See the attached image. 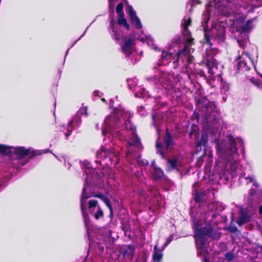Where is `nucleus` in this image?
<instances>
[{
    "label": "nucleus",
    "mask_w": 262,
    "mask_h": 262,
    "mask_svg": "<svg viewBox=\"0 0 262 262\" xmlns=\"http://www.w3.org/2000/svg\"><path fill=\"white\" fill-rule=\"evenodd\" d=\"M172 145V139L170 133L167 131L166 132V137H165L164 140L162 145L158 143V140L156 142V147L158 149V152L163 158H165V152L168 151Z\"/></svg>",
    "instance_id": "nucleus-15"
},
{
    "label": "nucleus",
    "mask_w": 262,
    "mask_h": 262,
    "mask_svg": "<svg viewBox=\"0 0 262 262\" xmlns=\"http://www.w3.org/2000/svg\"><path fill=\"white\" fill-rule=\"evenodd\" d=\"M153 178L155 180L162 179L164 176V172L159 168L155 167L152 172Z\"/></svg>",
    "instance_id": "nucleus-24"
},
{
    "label": "nucleus",
    "mask_w": 262,
    "mask_h": 262,
    "mask_svg": "<svg viewBox=\"0 0 262 262\" xmlns=\"http://www.w3.org/2000/svg\"><path fill=\"white\" fill-rule=\"evenodd\" d=\"M225 257L229 262H231L234 258V255L233 252H229L225 254Z\"/></svg>",
    "instance_id": "nucleus-31"
},
{
    "label": "nucleus",
    "mask_w": 262,
    "mask_h": 262,
    "mask_svg": "<svg viewBox=\"0 0 262 262\" xmlns=\"http://www.w3.org/2000/svg\"><path fill=\"white\" fill-rule=\"evenodd\" d=\"M194 3H199L198 0H192V3L190 4L191 7H192L193 4Z\"/></svg>",
    "instance_id": "nucleus-42"
},
{
    "label": "nucleus",
    "mask_w": 262,
    "mask_h": 262,
    "mask_svg": "<svg viewBox=\"0 0 262 262\" xmlns=\"http://www.w3.org/2000/svg\"><path fill=\"white\" fill-rule=\"evenodd\" d=\"M40 150H35L31 148H26L24 146L13 147L0 144V154L9 156L13 159L12 164L15 167L24 165L27 162H24L23 159L29 156L30 158L41 155Z\"/></svg>",
    "instance_id": "nucleus-8"
},
{
    "label": "nucleus",
    "mask_w": 262,
    "mask_h": 262,
    "mask_svg": "<svg viewBox=\"0 0 262 262\" xmlns=\"http://www.w3.org/2000/svg\"><path fill=\"white\" fill-rule=\"evenodd\" d=\"M69 50H70V49L69 48V49L67 50V52H66V56H66L68 55V54L69 53Z\"/></svg>",
    "instance_id": "nucleus-49"
},
{
    "label": "nucleus",
    "mask_w": 262,
    "mask_h": 262,
    "mask_svg": "<svg viewBox=\"0 0 262 262\" xmlns=\"http://www.w3.org/2000/svg\"><path fill=\"white\" fill-rule=\"evenodd\" d=\"M83 114H84L85 116H88L86 107H81L74 116L72 120L69 122L67 126L68 133H65L66 139H68V137L73 130L80 125L81 123V117Z\"/></svg>",
    "instance_id": "nucleus-12"
},
{
    "label": "nucleus",
    "mask_w": 262,
    "mask_h": 262,
    "mask_svg": "<svg viewBox=\"0 0 262 262\" xmlns=\"http://www.w3.org/2000/svg\"><path fill=\"white\" fill-rule=\"evenodd\" d=\"M145 192L144 190H141V191H139V194L141 196H144Z\"/></svg>",
    "instance_id": "nucleus-41"
},
{
    "label": "nucleus",
    "mask_w": 262,
    "mask_h": 262,
    "mask_svg": "<svg viewBox=\"0 0 262 262\" xmlns=\"http://www.w3.org/2000/svg\"><path fill=\"white\" fill-rule=\"evenodd\" d=\"M116 12L118 15H124L122 3H119L116 6Z\"/></svg>",
    "instance_id": "nucleus-28"
},
{
    "label": "nucleus",
    "mask_w": 262,
    "mask_h": 262,
    "mask_svg": "<svg viewBox=\"0 0 262 262\" xmlns=\"http://www.w3.org/2000/svg\"><path fill=\"white\" fill-rule=\"evenodd\" d=\"M262 6L261 4H254L253 3L245 4L243 6L236 4L232 7V4L229 3L223 11V14L225 15H230L232 14L236 13L241 16L236 17L233 20L231 25V29L233 32L239 33L240 36L237 39L239 46L242 49H244L249 39L248 34L254 27L253 22L255 18L248 19L245 21L246 15L248 13L252 12L255 7Z\"/></svg>",
    "instance_id": "nucleus-5"
},
{
    "label": "nucleus",
    "mask_w": 262,
    "mask_h": 262,
    "mask_svg": "<svg viewBox=\"0 0 262 262\" xmlns=\"http://www.w3.org/2000/svg\"><path fill=\"white\" fill-rule=\"evenodd\" d=\"M173 239V235H170L165 242V246H168Z\"/></svg>",
    "instance_id": "nucleus-35"
},
{
    "label": "nucleus",
    "mask_w": 262,
    "mask_h": 262,
    "mask_svg": "<svg viewBox=\"0 0 262 262\" xmlns=\"http://www.w3.org/2000/svg\"><path fill=\"white\" fill-rule=\"evenodd\" d=\"M110 33L113 38L118 41L122 38V33L120 29L116 26L114 18H112L108 28Z\"/></svg>",
    "instance_id": "nucleus-18"
},
{
    "label": "nucleus",
    "mask_w": 262,
    "mask_h": 262,
    "mask_svg": "<svg viewBox=\"0 0 262 262\" xmlns=\"http://www.w3.org/2000/svg\"><path fill=\"white\" fill-rule=\"evenodd\" d=\"M99 91H95L94 92V95L95 96H99Z\"/></svg>",
    "instance_id": "nucleus-43"
},
{
    "label": "nucleus",
    "mask_w": 262,
    "mask_h": 262,
    "mask_svg": "<svg viewBox=\"0 0 262 262\" xmlns=\"http://www.w3.org/2000/svg\"><path fill=\"white\" fill-rule=\"evenodd\" d=\"M95 162L101 165H116L120 161L119 152L114 148H106L102 146L96 154Z\"/></svg>",
    "instance_id": "nucleus-9"
},
{
    "label": "nucleus",
    "mask_w": 262,
    "mask_h": 262,
    "mask_svg": "<svg viewBox=\"0 0 262 262\" xmlns=\"http://www.w3.org/2000/svg\"><path fill=\"white\" fill-rule=\"evenodd\" d=\"M95 128L97 130H99V124H95Z\"/></svg>",
    "instance_id": "nucleus-47"
},
{
    "label": "nucleus",
    "mask_w": 262,
    "mask_h": 262,
    "mask_svg": "<svg viewBox=\"0 0 262 262\" xmlns=\"http://www.w3.org/2000/svg\"><path fill=\"white\" fill-rule=\"evenodd\" d=\"M191 23V19L189 15L184 16L181 23L182 32L184 42L183 48L179 50L176 55H173L171 49H170L168 52L162 51L161 57L158 64L159 66L165 65L168 63L169 60L172 59L174 60L172 62L173 68H177L180 65V61L181 60L184 65V67L182 69V72L187 74L189 80H193L195 71L194 64L192 63L193 57L191 55V53L193 52V50L190 47L193 43V39L191 37L190 32L188 29Z\"/></svg>",
    "instance_id": "nucleus-4"
},
{
    "label": "nucleus",
    "mask_w": 262,
    "mask_h": 262,
    "mask_svg": "<svg viewBox=\"0 0 262 262\" xmlns=\"http://www.w3.org/2000/svg\"><path fill=\"white\" fill-rule=\"evenodd\" d=\"M237 141L243 144L242 139L237 138L236 140L231 135L227 137V140L215 139V147L218 158L215 162L216 169L223 174L222 178L226 181L230 178L238 177V180L241 184H248L253 183L250 193L251 195L257 193L256 189L259 186L255 181L254 178L249 175L246 176L245 170L239 164V154L236 146Z\"/></svg>",
    "instance_id": "nucleus-1"
},
{
    "label": "nucleus",
    "mask_w": 262,
    "mask_h": 262,
    "mask_svg": "<svg viewBox=\"0 0 262 262\" xmlns=\"http://www.w3.org/2000/svg\"><path fill=\"white\" fill-rule=\"evenodd\" d=\"M163 257V253L161 250L158 249V245H156L154 248V254L152 256L153 262H161Z\"/></svg>",
    "instance_id": "nucleus-21"
},
{
    "label": "nucleus",
    "mask_w": 262,
    "mask_h": 262,
    "mask_svg": "<svg viewBox=\"0 0 262 262\" xmlns=\"http://www.w3.org/2000/svg\"><path fill=\"white\" fill-rule=\"evenodd\" d=\"M228 231L232 233H235L237 231V228L234 226H230L228 228Z\"/></svg>",
    "instance_id": "nucleus-34"
},
{
    "label": "nucleus",
    "mask_w": 262,
    "mask_h": 262,
    "mask_svg": "<svg viewBox=\"0 0 262 262\" xmlns=\"http://www.w3.org/2000/svg\"><path fill=\"white\" fill-rule=\"evenodd\" d=\"M196 101L198 107L202 109L206 118H208L212 113H215L217 111L214 102L209 101L206 98H203L198 99L196 98Z\"/></svg>",
    "instance_id": "nucleus-13"
},
{
    "label": "nucleus",
    "mask_w": 262,
    "mask_h": 262,
    "mask_svg": "<svg viewBox=\"0 0 262 262\" xmlns=\"http://www.w3.org/2000/svg\"><path fill=\"white\" fill-rule=\"evenodd\" d=\"M210 19L209 15L207 13L202 21V26L204 32V45L209 46L206 48L204 59L206 61V65L208 69L207 83L212 88H215L220 85V88L225 87V82L223 81L221 77L223 66L216 62L214 58L217 53L215 48H212V43L210 42V37L212 35L217 39L219 41H223L225 37V23L221 21L219 23L213 24L210 31L208 32V22Z\"/></svg>",
    "instance_id": "nucleus-3"
},
{
    "label": "nucleus",
    "mask_w": 262,
    "mask_h": 262,
    "mask_svg": "<svg viewBox=\"0 0 262 262\" xmlns=\"http://www.w3.org/2000/svg\"><path fill=\"white\" fill-rule=\"evenodd\" d=\"M145 39L148 46L151 47L155 50H158V47L154 44V40L150 35H145Z\"/></svg>",
    "instance_id": "nucleus-26"
},
{
    "label": "nucleus",
    "mask_w": 262,
    "mask_h": 262,
    "mask_svg": "<svg viewBox=\"0 0 262 262\" xmlns=\"http://www.w3.org/2000/svg\"><path fill=\"white\" fill-rule=\"evenodd\" d=\"M89 27L86 28V29L85 30V31L84 32V33L80 36V37L75 42V43L71 46V47H73L74 46V45L77 41H78L79 40H80L84 35L86 33V30H88Z\"/></svg>",
    "instance_id": "nucleus-40"
},
{
    "label": "nucleus",
    "mask_w": 262,
    "mask_h": 262,
    "mask_svg": "<svg viewBox=\"0 0 262 262\" xmlns=\"http://www.w3.org/2000/svg\"><path fill=\"white\" fill-rule=\"evenodd\" d=\"M128 13L132 24L137 29L141 30L142 28L141 22L137 16L136 12L134 10L133 7L128 6Z\"/></svg>",
    "instance_id": "nucleus-20"
},
{
    "label": "nucleus",
    "mask_w": 262,
    "mask_h": 262,
    "mask_svg": "<svg viewBox=\"0 0 262 262\" xmlns=\"http://www.w3.org/2000/svg\"><path fill=\"white\" fill-rule=\"evenodd\" d=\"M138 112L141 116H145L147 114L146 111L143 106H140L138 108Z\"/></svg>",
    "instance_id": "nucleus-33"
},
{
    "label": "nucleus",
    "mask_w": 262,
    "mask_h": 262,
    "mask_svg": "<svg viewBox=\"0 0 262 262\" xmlns=\"http://www.w3.org/2000/svg\"><path fill=\"white\" fill-rule=\"evenodd\" d=\"M198 74H200V76L203 77H204L206 79L208 78V76L205 75L203 71H200V73H198Z\"/></svg>",
    "instance_id": "nucleus-37"
},
{
    "label": "nucleus",
    "mask_w": 262,
    "mask_h": 262,
    "mask_svg": "<svg viewBox=\"0 0 262 262\" xmlns=\"http://www.w3.org/2000/svg\"><path fill=\"white\" fill-rule=\"evenodd\" d=\"M259 212L262 214V205H260L259 207Z\"/></svg>",
    "instance_id": "nucleus-46"
},
{
    "label": "nucleus",
    "mask_w": 262,
    "mask_h": 262,
    "mask_svg": "<svg viewBox=\"0 0 262 262\" xmlns=\"http://www.w3.org/2000/svg\"><path fill=\"white\" fill-rule=\"evenodd\" d=\"M171 76L167 73L160 71L158 74L153 77H147L146 80L155 84L159 83L164 89H169L172 85V81L170 80Z\"/></svg>",
    "instance_id": "nucleus-10"
},
{
    "label": "nucleus",
    "mask_w": 262,
    "mask_h": 262,
    "mask_svg": "<svg viewBox=\"0 0 262 262\" xmlns=\"http://www.w3.org/2000/svg\"><path fill=\"white\" fill-rule=\"evenodd\" d=\"M63 161H64V165L66 167H68V169H70V166H71V164L69 162H67V160L65 158V157H63L62 158Z\"/></svg>",
    "instance_id": "nucleus-36"
},
{
    "label": "nucleus",
    "mask_w": 262,
    "mask_h": 262,
    "mask_svg": "<svg viewBox=\"0 0 262 262\" xmlns=\"http://www.w3.org/2000/svg\"><path fill=\"white\" fill-rule=\"evenodd\" d=\"M127 82L128 83V86L130 90L132 91H136L134 95L137 97H141L143 98H149V95L148 91H146L143 88L138 87L137 88H135V86L137 85V82L135 79H127Z\"/></svg>",
    "instance_id": "nucleus-16"
},
{
    "label": "nucleus",
    "mask_w": 262,
    "mask_h": 262,
    "mask_svg": "<svg viewBox=\"0 0 262 262\" xmlns=\"http://www.w3.org/2000/svg\"><path fill=\"white\" fill-rule=\"evenodd\" d=\"M179 161L176 159H168L167 163V169L168 171H171L177 168Z\"/></svg>",
    "instance_id": "nucleus-23"
},
{
    "label": "nucleus",
    "mask_w": 262,
    "mask_h": 262,
    "mask_svg": "<svg viewBox=\"0 0 262 262\" xmlns=\"http://www.w3.org/2000/svg\"><path fill=\"white\" fill-rule=\"evenodd\" d=\"M114 103V101H113V100H110V108H112L113 107V103Z\"/></svg>",
    "instance_id": "nucleus-44"
},
{
    "label": "nucleus",
    "mask_w": 262,
    "mask_h": 262,
    "mask_svg": "<svg viewBox=\"0 0 262 262\" xmlns=\"http://www.w3.org/2000/svg\"><path fill=\"white\" fill-rule=\"evenodd\" d=\"M195 199L198 202L200 201L201 200V194L196 193L195 196Z\"/></svg>",
    "instance_id": "nucleus-39"
},
{
    "label": "nucleus",
    "mask_w": 262,
    "mask_h": 262,
    "mask_svg": "<svg viewBox=\"0 0 262 262\" xmlns=\"http://www.w3.org/2000/svg\"><path fill=\"white\" fill-rule=\"evenodd\" d=\"M208 138L207 135L205 133H203L201 136V139L198 143V146H204L205 147L208 142Z\"/></svg>",
    "instance_id": "nucleus-27"
},
{
    "label": "nucleus",
    "mask_w": 262,
    "mask_h": 262,
    "mask_svg": "<svg viewBox=\"0 0 262 262\" xmlns=\"http://www.w3.org/2000/svg\"><path fill=\"white\" fill-rule=\"evenodd\" d=\"M102 101H103V102H105V99L104 98H102L101 99Z\"/></svg>",
    "instance_id": "nucleus-50"
},
{
    "label": "nucleus",
    "mask_w": 262,
    "mask_h": 262,
    "mask_svg": "<svg viewBox=\"0 0 262 262\" xmlns=\"http://www.w3.org/2000/svg\"><path fill=\"white\" fill-rule=\"evenodd\" d=\"M250 58L248 54L242 53V56H238L237 59V67L238 70L239 71L245 72L248 71L250 70V65L248 63L246 60V58ZM250 60V59H249Z\"/></svg>",
    "instance_id": "nucleus-19"
},
{
    "label": "nucleus",
    "mask_w": 262,
    "mask_h": 262,
    "mask_svg": "<svg viewBox=\"0 0 262 262\" xmlns=\"http://www.w3.org/2000/svg\"><path fill=\"white\" fill-rule=\"evenodd\" d=\"M214 1H215V0H209V3H208V4H207V6H211V4L213 2H214Z\"/></svg>",
    "instance_id": "nucleus-45"
},
{
    "label": "nucleus",
    "mask_w": 262,
    "mask_h": 262,
    "mask_svg": "<svg viewBox=\"0 0 262 262\" xmlns=\"http://www.w3.org/2000/svg\"><path fill=\"white\" fill-rule=\"evenodd\" d=\"M130 112L124 110H115L114 113L106 117L102 127V135L104 137L120 138L122 134L120 130L116 131L121 127L130 130L132 137L126 144L127 151L126 154L127 160L135 166H143L148 164V161L141 159L140 155L137 151L142 149L140 140L137 136L136 127L132 124Z\"/></svg>",
    "instance_id": "nucleus-2"
},
{
    "label": "nucleus",
    "mask_w": 262,
    "mask_h": 262,
    "mask_svg": "<svg viewBox=\"0 0 262 262\" xmlns=\"http://www.w3.org/2000/svg\"><path fill=\"white\" fill-rule=\"evenodd\" d=\"M251 62V61H250L249 64H250Z\"/></svg>",
    "instance_id": "nucleus-51"
},
{
    "label": "nucleus",
    "mask_w": 262,
    "mask_h": 262,
    "mask_svg": "<svg viewBox=\"0 0 262 262\" xmlns=\"http://www.w3.org/2000/svg\"><path fill=\"white\" fill-rule=\"evenodd\" d=\"M89 247H90V248H92L93 246H94V243H93V241H92V240L90 238L89 236Z\"/></svg>",
    "instance_id": "nucleus-38"
},
{
    "label": "nucleus",
    "mask_w": 262,
    "mask_h": 262,
    "mask_svg": "<svg viewBox=\"0 0 262 262\" xmlns=\"http://www.w3.org/2000/svg\"><path fill=\"white\" fill-rule=\"evenodd\" d=\"M256 211V208L252 206H249L245 208H241L239 210V215L236 221L237 225L239 226H242L250 222L252 214H254Z\"/></svg>",
    "instance_id": "nucleus-14"
},
{
    "label": "nucleus",
    "mask_w": 262,
    "mask_h": 262,
    "mask_svg": "<svg viewBox=\"0 0 262 262\" xmlns=\"http://www.w3.org/2000/svg\"><path fill=\"white\" fill-rule=\"evenodd\" d=\"M118 23L119 25L124 26L127 30H128L130 28L129 24L127 22V20L124 17V15H119Z\"/></svg>",
    "instance_id": "nucleus-25"
},
{
    "label": "nucleus",
    "mask_w": 262,
    "mask_h": 262,
    "mask_svg": "<svg viewBox=\"0 0 262 262\" xmlns=\"http://www.w3.org/2000/svg\"><path fill=\"white\" fill-rule=\"evenodd\" d=\"M122 50L125 55L126 58H129L130 63L134 64L137 62L136 52L134 46V40L131 38H128L124 40L122 45Z\"/></svg>",
    "instance_id": "nucleus-11"
},
{
    "label": "nucleus",
    "mask_w": 262,
    "mask_h": 262,
    "mask_svg": "<svg viewBox=\"0 0 262 262\" xmlns=\"http://www.w3.org/2000/svg\"><path fill=\"white\" fill-rule=\"evenodd\" d=\"M81 167L84 169L86 178H85L84 185L82 189L81 200L80 208L82 213L85 228L89 233V226L90 223L89 215L86 212L87 207L86 200L93 196L101 199L109 208L111 214L113 212V208L110 201L103 193H97L93 194L92 191V185H100L102 182V178L98 174L95 168H92L90 162L85 160L81 164Z\"/></svg>",
    "instance_id": "nucleus-6"
},
{
    "label": "nucleus",
    "mask_w": 262,
    "mask_h": 262,
    "mask_svg": "<svg viewBox=\"0 0 262 262\" xmlns=\"http://www.w3.org/2000/svg\"><path fill=\"white\" fill-rule=\"evenodd\" d=\"M260 77L262 78V75H260ZM251 81L252 83H253L255 85L257 86L258 88L262 89V82H260L257 79L254 78H252L251 79Z\"/></svg>",
    "instance_id": "nucleus-30"
},
{
    "label": "nucleus",
    "mask_w": 262,
    "mask_h": 262,
    "mask_svg": "<svg viewBox=\"0 0 262 262\" xmlns=\"http://www.w3.org/2000/svg\"><path fill=\"white\" fill-rule=\"evenodd\" d=\"M193 220V229L198 255L202 256L204 262H209L208 252L206 246L207 237H211L213 232V227L211 223L207 222L208 213H205L204 220H197L191 214Z\"/></svg>",
    "instance_id": "nucleus-7"
},
{
    "label": "nucleus",
    "mask_w": 262,
    "mask_h": 262,
    "mask_svg": "<svg viewBox=\"0 0 262 262\" xmlns=\"http://www.w3.org/2000/svg\"><path fill=\"white\" fill-rule=\"evenodd\" d=\"M152 124L155 126L157 131L158 130V118L156 115H152Z\"/></svg>",
    "instance_id": "nucleus-32"
},
{
    "label": "nucleus",
    "mask_w": 262,
    "mask_h": 262,
    "mask_svg": "<svg viewBox=\"0 0 262 262\" xmlns=\"http://www.w3.org/2000/svg\"><path fill=\"white\" fill-rule=\"evenodd\" d=\"M167 246H165V243L164 244V245L162 246V250H163Z\"/></svg>",
    "instance_id": "nucleus-48"
},
{
    "label": "nucleus",
    "mask_w": 262,
    "mask_h": 262,
    "mask_svg": "<svg viewBox=\"0 0 262 262\" xmlns=\"http://www.w3.org/2000/svg\"><path fill=\"white\" fill-rule=\"evenodd\" d=\"M135 249L133 245H129L125 246L123 249V255L124 256H128L132 257L134 254Z\"/></svg>",
    "instance_id": "nucleus-22"
},
{
    "label": "nucleus",
    "mask_w": 262,
    "mask_h": 262,
    "mask_svg": "<svg viewBox=\"0 0 262 262\" xmlns=\"http://www.w3.org/2000/svg\"><path fill=\"white\" fill-rule=\"evenodd\" d=\"M88 210L90 213L98 220L103 216V212L96 200H90L88 203Z\"/></svg>",
    "instance_id": "nucleus-17"
},
{
    "label": "nucleus",
    "mask_w": 262,
    "mask_h": 262,
    "mask_svg": "<svg viewBox=\"0 0 262 262\" xmlns=\"http://www.w3.org/2000/svg\"><path fill=\"white\" fill-rule=\"evenodd\" d=\"M95 246V249L98 253L99 254H102L104 252V244H102L101 243H98Z\"/></svg>",
    "instance_id": "nucleus-29"
}]
</instances>
